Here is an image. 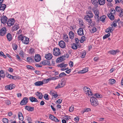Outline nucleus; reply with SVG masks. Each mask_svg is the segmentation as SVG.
<instances>
[{
    "label": "nucleus",
    "instance_id": "obj_24",
    "mask_svg": "<svg viewBox=\"0 0 123 123\" xmlns=\"http://www.w3.org/2000/svg\"><path fill=\"white\" fill-rule=\"evenodd\" d=\"M18 116L19 120L21 121H22L23 120V117L21 112H19Z\"/></svg>",
    "mask_w": 123,
    "mask_h": 123
},
{
    "label": "nucleus",
    "instance_id": "obj_3",
    "mask_svg": "<svg viewBox=\"0 0 123 123\" xmlns=\"http://www.w3.org/2000/svg\"><path fill=\"white\" fill-rule=\"evenodd\" d=\"M53 54L56 56H58L60 55L61 51L60 49L57 48H55L53 49Z\"/></svg>",
    "mask_w": 123,
    "mask_h": 123
},
{
    "label": "nucleus",
    "instance_id": "obj_9",
    "mask_svg": "<svg viewBox=\"0 0 123 123\" xmlns=\"http://www.w3.org/2000/svg\"><path fill=\"white\" fill-rule=\"evenodd\" d=\"M14 23V19L13 18L9 19L7 22V23L8 26H10L13 25Z\"/></svg>",
    "mask_w": 123,
    "mask_h": 123
},
{
    "label": "nucleus",
    "instance_id": "obj_59",
    "mask_svg": "<svg viewBox=\"0 0 123 123\" xmlns=\"http://www.w3.org/2000/svg\"><path fill=\"white\" fill-rule=\"evenodd\" d=\"M64 63H62V64H60L58 65L57 66L58 67H60L61 68H62L63 67Z\"/></svg>",
    "mask_w": 123,
    "mask_h": 123
},
{
    "label": "nucleus",
    "instance_id": "obj_34",
    "mask_svg": "<svg viewBox=\"0 0 123 123\" xmlns=\"http://www.w3.org/2000/svg\"><path fill=\"white\" fill-rule=\"evenodd\" d=\"M88 68H84L82 70L80 71V73L82 74L85 73L88 71Z\"/></svg>",
    "mask_w": 123,
    "mask_h": 123
},
{
    "label": "nucleus",
    "instance_id": "obj_47",
    "mask_svg": "<svg viewBox=\"0 0 123 123\" xmlns=\"http://www.w3.org/2000/svg\"><path fill=\"white\" fill-rule=\"evenodd\" d=\"M19 55L21 56L22 57H24V54L23 51L22 50L20 51L19 53Z\"/></svg>",
    "mask_w": 123,
    "mask_h": 123
},
{
    "label": "nucleus",
    "instance_id": "obj_21",
    "mask_svg": "<svg viewBox=\"0 0 123 123\" xmlns=\"http://www.w3.org/2000/svg\"><path fill=\"white\" fill-rule=\"evenodd\" d=\"M35 94L37 97H38L39 99H41L43 98V95L41 92H37Z\"/></svg>",
    "mask_w": 123,
    "mask_h": 123
},
{
    "label": "nucleus",
    "instance_id": "obj_57",
    "mask_svg": "<svg viewBox=\"0 0 123 123\" xmlns=\"http://www.w3.org/2000/svg\"><path fill=\"white\" fill-rule=\"evenodd\" d=\"M92 32H94L96 31L97 29L96 27H94L92 28Z\"/></svg>",
    "mask_w": 123,
    "mask_h": 123
},
{
    "label": "nucleus",
    "instance_id": "obj_7",
    "mask_svg": "<svg viewBox=\"0 0 123 123\" xmlns=\"http://www.w3.org/2000/svg\"><path fill=\"white\" fill-rule=\"evenodd\" d=\"M91 18L88 15L84 17V19L86 21L90 24H91L92 22Z\"/></svg>",
    "mask_w": 123,
    "mask_h": 123
},
{
    "label": "nucleus",
    "instance_id": "obj_40",
    "mask_svg": "<svg viewBox=\"0 0 123 123\" xmlns=\"http://www.w3.org/2000/svg\"><path fill=\"white\" fill-rule=\"evenodd\" d=\"M86 40V37L84 36H82L81 39L80 40V42L81 43H83L84 41Z\"/></svg>",
    "mask_w": 123,
    "mask_h": 123
},
{
    "label": "nucleus",
    "instance_id": "obj_26",
    "mask_svg": "<svg viewBox=\"0 0 123 123\" xmlns=\"http://www.w3.org/2000/svg\"><path fill=\"white\" fill-rule=\"evenodd\" d=\"M19 27L18 26V24L17 23H15L14 26L12 27V29L14 31L17 30Z\"/></svg>",
    "mask_w": 123,
    "mask_h": 123
},
{
    "label": "nucleus",
    "instance_id": "obj_6",
    "mask_svg": "<svg viewBox=\"0 0 123 123\" xmlns=\"http://www.w3.org/2000/svg\"><path fill=\"white\" fill-rule=\"evenodd\" d=\"M22 42L23 43L25 44H28L29 42V39L25 36H24L23 37L22 39Z\"/></svg>",
    "mask_w": 123,
    "mask_h": 123
},
{
    "label": "nucleus",
    "instance_id": "obj_55",
    "mask_svg": "<svg viewBox=\"0 0 123 123\" xmlns=\"http://www.w3.org/2000/svg\"><path fill=\"white\" fill-rule=\"evenodd\" d=\"M79 23L80 26H82L83 25V21L82 20H80Z\"/></svg>",
    "mask_w": 123,
    "mask_h": 123
},
{
    "label": "nucleus",
    "instance_id": "obj_64",
    "mask_svg": "<svg viewBox=\"0 0 123 123\" xmlns=\"http://www.w3.org/2000/svg\"><path fill=\"white\" fill-rule=\"evenodd\" d=\"M69 65L70 67H72L73 66V63L72 62H70L69 63Z\"/></svg>",
    "mask_w": 123,
    "mask_h": 123
},
{
    "label": "nucleus",
    "instance_id": "obj_22",
    "mask_svg": "<svg viewBox=\"0 0 123 123\" xmlns=\"http://www.w3.org/2000/svg\"><path fill=\"white\" fill-rule=\"evenodd\" d=\"M50 64V62L48 60H44L43 62L40 63V64H42L43 65H48Z\"/></svg>",
    "mask_w": 123,
    "mask_h": 123
},
{
    "label": "nucleus",
    "instance_id": "obj_30",
    "mask_svg": "<svg viewBox=\"0 0 123 123\" xmlns=\"http://www.w3.org/2000/svg\"><path fill=\"white\" fill-rule=\"evenodd\" d=\"M6 37L8 40L9 41H11L12 39V35L10 33H8L6 36Z\"/></svg>",
    "mask_w": 123,
    "mask_h": 123
},
{
    "label": "nucleus",
    "instance_id": "obj_12",
    "mask_svg": "<svg viewBox=\"0 0 123 123\" xmlns=\"http://www.w3.org/2000/svg\"><path fill=\"white\" fill-rule=\"evenodd\" d=\"M59 46L62 48H64L65 47V43L63 41H61L59 43Z\"/></svg>",
    "mask_w": 123,
    "mask_h": 123
},
{
    "label": "nucleus",
    "instance_id": "obj_38",
    "mask_svg": "<svg viewBox=\"0 0 123 123\" xmlns=\"http://www.w3.org/2000/svg\"><path fill=\"white\" fill-rule=\"evenodd\" d=\"M66 74L62 72L59 74V78H60L66 76Z\"/></svg>",
    "mask_w": 123,
    "mask_h": 123
},
{
    "label": "nucleus",
    "instance_id": "obj_50",
    "mask_svg": "<svg viewBox=\"0 0 123 123\" xmlns=\"http://www.w3.org/2000/svg\"><path fill=\"white\" fill-rule=\"evenodd\" d=\"M9 86L11 90L14 88L15 86V85L13 84H10Z\"/></svg>",
    "mask_w": 123,
    "mask_h": 123
},
{
    "label": "nucleus",
    "instance_id": "obj_37",
    "mask_svg": "<svg viewBox=\"0 0 123 123\" xmlns=\"http://www.w3.org/2000/svg\"><path fill=\"white\" fill-rule=\"evenodd\" d=\"M106 18V16H102L100 18V21H102L103 22H104Z\"/></svg>",
    "mask_w": 123,
    "mask_h": 123
},
{
    "label": "nucleus",
    "instance_id": "obj_41",
    "mask_svg": "<svg viewBox=\"0 0 123 123\" xmlns=\"http://www.w3.org/2000/svg\"><path fill=\"white\" fill-rule=\"evenodd\" d=\"M27 61L29 62H33V60L31 57H28L27 58Z\"/></svg>",
    "mask_w": 123,
    "mask_h": 123
},
{
    "label": "nucleus",
    "instance_id": "obj_18",
    "mask_svg": "<svg viewBox=\"0 0 123 123\" xmlns=\"http://www.w3.org/2000/svg\"><path fill=\"white\" fill-rule=\"evenodd\" d=\"M25 109L28 111H32L34 110V108L31 107L29 106H26L25 107Z\"/></svg>",
    "mask_w": 123,
    "mask_h": 123
},
{
    "label": "nucleus",
    "instance_id": "obj_25",
    "mask_svg": "<svg viewBox=\"0 0 123 123\" xmlns=\"http://www.w3.org/2000/svg\"><path fill=\"white\" fill-rule=\"evenodd\" d=\"M118 52V51L117 50H112L109 51L108 52V53L112 55H114L116 54Z\"/></svg>",
    "mask_w": 123,
    "mask_h": 123
},
{
    "label": "nucleus",
    "instance_id": "obj_39",
    "mask_svg": "<svg viewBox=\"0 0 123 123\" xmlns=\"http://www.w3.org/2000/svg\"><path fill=\"white\" fill-rule=\"evenodd\" d=\"M112 29V27H109L108 28L106 29L105 31L106 32H111V30Z\"/></svg>",
    "mask_w": 123,
    "mask_h": 123
},
{
    "label": "nucleus",
    "instance_id": "obj_31",
    "mask_svg": "<svg viewBox=\"0 0 123 123\" xmlns=\"http://www.w3.org/2000/svg\"><path fill=\"white\" fill-rule=\"evenodd\" d=\"M6 6V5L5 4H2L0 6V10L4 11Z\"/></svg>",
    "mask_w": 123,
    "mask_h": 123
},
{
    "label": "nucleus",
    "instance_id": "obj_11",
    "mask_svg": "<svg viewBox=\"0 0 123 123\" xmlns=\"http://www.w3.org/2000/svg\"><path fill=\"white\" fill-rule=\"evenodd\" d=\"M7 19V18L5 16H3L1 18V23L3 24H5L6 23Z\"/></svg>",
    "mask_w": 123,
    "mask_h": 123
},
{
    "label": "nucleus",
    "instance_id": "obj_20",
    "mask_svg": "<svg viewBox=\"0 0 123 123\" xmlns=\"http://www.w3.org/2000/svg\"><path fill=\"white\" fill-rule=\"evenodd\" d=\"M65 59L64 55H62L59 58H57L56 60V62H62Z\"/></svg>",
    "mask_w": 123,
    "mask_h": 123
},
{
    "label": "nucleus",
    "instance_id": "obj_14",
    "mask_svg": "<svg viewBox=\"0 0 123 123\" xmlns=\"http://www.w3.org/2000/svg\"><path fill=\"white\" fill-rule=\"evenodd\" d=\"M77 33L78 35L80 36H82L84 35L83 33V30L82 28H80L78 29Z\"/></svg>",
    "mask_w": 123,
    "mask_h": 123
},
{
    "label": "nucleus",
    "instance_id": "obj_36",
    "mask_svg": "<svg viewBox=\"0 0 123 123\" xmlns=\"http://www.w3.org/2000/svg\"><path fill=\"white\" fill-rule=\"evenodd\" d=\"M77 44H76L75 43H73V44H72L71 46L72 48L74 49H77Z\"/></svg>",
    "mask_w": 123,
    "mask_h": 123
},
{
    "label": "nucleus",
    "instance_id": "obj_53",
    "mask_svg": "<svg viewBox=\"0 0 123 123\" xmlns=\"http://www.w3.org/2000/svg\"><path fill=\"white\" fill-rule=\"evenodd\" d=\"M44 98L46 100H49L48 95L47 94H45L44 96Z\"/></svg>",
    "mask_w": 123,
    "mask_h": 123
},
{
    "label": "nucleus",
    "instance_id": "obj_10",
    "mask_svg": "<svg viewBox=\"0 0 123 123\" xmlns=\"http://www.w3.org/2000/svg\"><path fill=\"white\" fill-rule=\"evenodd\" d=\"M6 29L5 28H2L0 31V35L3 36L5 35L6 33Z\"/></svg>",
    "mask_w": 123,
    "mask_h": 123
},
{
    "label": "nucleus",
    "instance_id": "obj_5",
    "mask_svg": "<svg viewBox=\"0 0 123 123\" xmlns=\"http://www.w3.org/2000/svg\"><path fill=\"white\" fill-rule=\"evenodd\" d=\"M93 12L95 15V18H96L99 17V10L97 9L94 8L93 9Z\"/></svg>",
    "mask_w": 123,
    "mask_h": 123
},
{
    "label": "nucleus",
    "instance_id": "obj_28",
    "mask_svg": "<svg viewBox=\"0 0 123 123\" xmlns=\"http://www.w3.org/2000/svg\"><path fill=\"white\" fill-rule=\"evenodd\" d=\"M92 97H94L95 98H101L102 97V96L101 95L98 93L92 94Z\"/></svg>",
    "mask_w": 123,
    "mask_h": 123
},
{
    "label": "nucleus",
    "instance_id": "obj_44",
    "mask_svg": "<svg viewBox=\"0 0 123 123\" xmlns=\"http://www.w3.org/2000/svg\"><path fill=\"white\" fill-rule=\"evenodd\" d=\"M110 36V34L108 33L107 34H105L103 37L104 39H105L109 37Z\"/></svg>",
    "mask_w": 123,
    "mask_h": 123
},
{
    "label": "nucleus",
    "instance_id": "obj_16",
    "mask_svg": "<svg viewBox=\"0 0 123 123\" xmlns=\"http://www.w3.org/2000/svg\"><path fill=\"white\" fill-rule=\"evenodd\" d=\"M34 59L37 62H39L41 60V57L39 55H36L35 56Z\"/></svg>",
    "mask_w": 123,
    "mask_h": 123
},
{
    "label": "nucleus",
    "instance_id": "obj_2",
    "mask_svg": "<svg viewBox=\"0 0 123 123\" xmlns=\"http://www.w3.org/2000/svg\"><path fill=\"white\" fill-rule=\"evenodd\" d=\"M83 90L85 92H86V94L88 95H92V93L90 91V89L87 86H84L83 88Z\"/></svg>",
    "mask_w": 123,
    "mask_h": 123
},
{
    "label": "nucleus",
    "instance_id": "obj_13",
    "mask_svg": "<svg viewBox=\"0 0 123 123\" xmlns=\"http://www.w3.org/2000/svg\"><path fill=\"white\" fill-rule=\"evenodd\" d=\"M91 2L92 5L95 7H97L98 5V3L97 0H91Z\"/></svg>",
    "mask_w": 123,
    "mask_h": 123
},
{
    "label": "nucleus",
    "instance_id": "obj_1",
    "mask_svg": "<svg viewBox=\"0 0 123 123\" xmlns=\"http://www.w3.org/2000/svg\"><path fill=\"white\" fill-rule=\"evenodd\" d=\"M90 101L91 104L93 106H95L98 104V102L97 99L94 97L91 98Z\"/></svg>",
    "mask_w": 123,
    "mask_h": 123
},
{
    "label": "nucleus",
    "instance_id": "obj_42",
    "mask_svg": "<svg viewBox=\"0 0 123 123\" xmlns=\"http://www.w3.org/2000/svg\"><path fill=\"white\" fill-rule=\"evenodd\" d=\"M26 67H27L28 69H30L31 70H34L35 69L34 68L31 66L28 65H27L26 66Z\"/></svg>",
    "mask_w": 123,
    "mask_h": 123
},
{
    "label": "nucleus",
    "instance_id": "obj_51",
    "mask_svg": "<svg viewBox=\"0 0 123 123\" xmlns=\"http://www.w3.org/2000/svg\"><path fill=\"white\" fill-rule=\"evenodd\" d=\"M34 49L31 48L29 50V53L32 54L34 52Z\"/></svg>",
    "mask_w": 123,
    "mask_h": 123
},
{
    "label": "nucleus",
    "instance_id": "obj_58",
    "mask_svg": "<svg viewBox=\"0 0 123 123\" xmlns=\"http://www.w3.org/2000/svg\"><path fill=\"white\" fill-rule=\"evenodd\" d=\"M91 111V109L89 108H87L84 110V112H87Z\"/></svg>",
    "mask_w": 123,
    "mask_h": 123
},
{
    "label": "nucleus",
    "instance_id": "obj_43",
    "mask_svg": "<svg viewBox=\"0 0 123 123\" xmlns=\"http://www.w3.org/2000/svg\"><path fill=\"white\" fill-rule=\"evenodd\" d=\"M118 22L117 20H115L113 22V23L112 24L111 26L112 27L113 26L114 27H115L117 26L116 22Z\"/></svg>",
    "mask_w": 123,
    "mask_h": 123
},
{
    "label": "nucleus",
    "instance_id": "obj_52",
    "mask_svg": "<svg viewBox=\"0 0 123 123\" xmlns=\"http://www.w3.org/2000/svg\"><path fill=\"white\" fill-rule=\"evenodd\" d=\"M22 36V35H20L18 37V41H20L21 40L22 41V39L23 38V37Z\"/></svg>",
    "mask_w": 123,
    "mask_h": 123
},
{
    "label": "nucleus",
    "instance_id": "obj_61",
    "mask_svg": "<svg viewBox=\"0 0 123 123\" xmlns=\"http://www.w3.org/2000/svg\"><path fill=\"white\" fill-rule=\"evenodd\" d=\"M5 88L7 90H11L10 88V86L9 85L6 86H5Z\"/></svg>",
    "mask_w": 123,
    "mask_h": 123
},
{
    "label": "nucleus",
    "instance_id": "obj_45",
    "mask_svg": "<svg viewBox=\"0 0 123 123\" xmlns=\"http://www.w3.org/2000/svg\"><path fill=\"white\" fill-rule=\"evenodd\" d=\"M0 77L3 78L4 77L5 75L4 74V72L3 70H1L0 71Z\"/></svg>",
    "mask_w": 123,
    "mask_h": 123
},
{
    "label": "nucleus",
    "instance_id": "obj_23",
    "mask_svg": "<svg viewBox=\"0 0 123 123\" xmlns=\"http://www.w3.org/2000/svg\"><path fill=\"white\" fill-rule=\"evenodd\" d=\"M86 14L87 15H88V16L91 17L92 18L93 16V14L92 12L90 11H87L86 12Z\"/></svg>",
    "mask_w": 123,
    "mask_h": 123
},
{
    "label": "nucleus",
    "instance_id": "obj_56",
    "mask_svg": "<svg viewBox=\"0 0 123 123\" xmlns=\"http://www.w3.org/2000/svg\"><path fill=\"white\" fill-rule=\"evenodd\" d=\"M55 117L54 116H53V115H50L49 117L50 119L54 120V119Z\"/></svg>",
    "mask_w": 123,
    "mask_h": 123
},
{
    "label": "nucleus",
    "instance_id": "obj_60",
    "mask_svg": "<svg viewBox=\"0 0 123 123\" xmlns=\"http://www.w3.org/2000/svg\"><path fill=\"white\" fill-rule=\"evenodd\" d=\"M62 87H61V86L60 84L59 83V84H58V85L55 87V89H58L59 88H61Z\"/></svg>",
    "mask_w": 123,
    "mask_h": 123
},
{
    "label": "nucleus",
    "instance_id": "obj_33",
    "mask_svg": "<svg viewBox=\"0 0 123 123\" xmlns=\"http://www.w3.org/2000/svg\"><path fill=\"white\" fill-rule=\"evenodd\" d=\"M98 2L100 5H103L105 4V0H98Z\"/></svg>",
    "mask_w": 123,
    "mask_h": 123
},
{
    "label": "nucleus",
    "instance_id": "obj_54",
    "mask_svg": "<svg viewBox=\"0 0 123 123\" xmlns=\"http://www.w3.org/2000/svg\"><path fill=\"white\" fill-rule=\"evenodd\" d=\"M115 10L113 8H112L111 9V14H115Z\"/></svg>",
    "mask_w": 123,
    "mask_h": 123
},
{
    "label": "nucleus",
    "instance_id": "obj_62",
    "mask_svg": "<svg viewBox=\"0 0 123 123\" xmlns=\"http://www.w3.org/2000/svg\"><path fill=\"white\" fill-rule=\"evenodd\" d=\"M57 78H56L55 77H51L49 78V79L50 80H55Z\"/></svg>",
    "mask_w": 123,
    "mask_h": 123
},
{
    "label": "nucleus",
    "instance_id": "obj_27",
    "mask_svg": "<svg viewBox=\"0 0 123 123\" xmlns=\"http://www.w3.org/2000/svg\"><path fill=\"white\" fill-rule=\"evenodd\" d=\"M63 37L64 40L66 42H68V35L66 34H64Z\"/></svg>",
    "mask_w": 123,
    "mask_h": 123
},
{
    "label": "nucleus",
    "instance_id": "obj_4",
    "mask_svg": "<svg viewBox=\"0 0 123 123\" xmlns=\"http://www.w3.org/2000/svg\"><path fill=\"white\" fill-rule=\"evenodd\" d=\"M115 9L117 12H120L119 16L120 17V18H122V16L123 15L122 8L120 7L117 6L116 7Z\"/></svg>",
    "mask_w": 123,
    "mask_h": 123
},
{
    "label": "nucleus",
    "instance_id": "obj_19",
    "mask_svg": "<svg viewBox=\"0 0 123 123\" xmlns=\"http://www.w3.org/2000/svg\"><path fill=\"white\" fill-rule=\"evenodd\" d=\"M45 58L47 59L48 60H50L52 59V55L50 53H49L47 55H46Z\"/></svg>",
    "mask_w": 123,
    "mask_h": 123
},
{
    "label": "nucleus",
    "instance_id": "obj_32",
    "mask_svg": "<svg viewBox=\"0 0 123 123\" xmlns=\"http://www.w3.org/2000/svg\"><path fill=\"white\" fill-rule=\"evenodd\" d=\"M69 36L70 39H73L74 37V34L73 32L72 31H70L69 33Z\"/></svg>",
    "mask_w": 123,
    "mask_h": 123
},
{
    "label": "nucleus",
    "instance_id": "obj_46",
    "mask_svg": "<svg viewBox=\"0 0 123 123\" xmlns=\"http://www.w3.org/2000/svg\"><path fill=\"white\" fill-rule=\"evenodd\" d=\"M8 119L6 118H4L2 119V121L4 123H8Z\"/></svg>",
    "mask_w": 123,
    "mask_h": 123
},
{
    "label": "nucleus",
    "instance_id": "obj_15",
    "mask_svg": "<svg viewBox=\"0 0 123 123\" xmlns=\"http://www.w3.org/2000/svg\"><path fill=\"white\" fill-rule=\"evenodd\" d=\"M30 100L32 102H39L37 99L35 97H30L29 98Z\"/></svg>",
    "mask_w": 123,
    "mask_h": 123
},
{
    "label": "nucleus",
    "instance_id": "obj_17",
    "mask_svg": "<svg viewBox=\"0 0 123 123\" xmlns=\"http://www.w3.org/2000/svg\"><path fill=\"white\" fill-rule=\"evenodd\" d=\"M44 83L42 81H38L35 82L34 84L35 86H40L42 85Z\"/></svg>",
    "mask_w": 123,
    "mask_h": 123
},
{
    "label": "nucleus",
    "instance_id": "obj_48",
    "mask_svg": "<svg viewBox=\"0 0 123 123\" xmlns=\"http://www.w3.org/2000/svg\"><path fill=\"white\" fill-rule=\"evenodd\" d=\"M51 94L55 98H57L58 96L57 94H55L53 92H51Z\"/></svg>",
    "mask_w": 123,
    "mask_h": 123
},
{
    "label": "nucleus",
    "instance_id": "obj_35",
    "mask_svg": "<svg viewBox=\"0 0 123 123\" xmlns=\"http://www.w3.org/2000/svg\"><path fill=\"white\" fill-rule=\"evenodd\" d=\"M109 83L111 84L114 83L116 82V80L113 79H110L109 80Z\"/></svg>",
    "mask_w": 123,
    "mask_h": 123
},
{
    "label": "nucleus",
    "instance_id": "obj_49",
    "mask_svg": "<svg viewBox=\"0 0 123 123\" xmlns=\"http://www.w3.org/2000/svg\"><path fill=\"white\" fill-rule=\"evenodd\" d=\"M74 107L73 106H71L70 108L69 111L70 112H72L74 110Z\"/></svg>",
    "mask_w": 123,
    "mask_h": 123
},
{
    "label": "nucleus",
    "instance_id": "obj_29",
    "mask_svg": "<svg viewBox=\"0 0 123 123\" xmlns=\"http://www.w3.org/2000/svg\"><path fill=\"white\" fill-rule=\"evenodd\" d=\"M108 16L109 18L111 20H113L114 19L115 17L113 14L110 13L108 14Z\"/></svg>",
    "mask_w": 123,
    "mask_h": 123
},
{
    "label": "nucleus",
    "instance_id": "obj_8",
    "mask_svg": "<svg viewBox=\"0 0 123 123\" xmlns=\"http://www.w3.org/2000/svg\"><path fill=\"white\" fill-rule=\"evenodd\" d=\"M28 98L27 97L24 98L21 101L20 104L21 105H25L28 103Z\"/></svg>",
    "mask_w": 123,
    "mask_h": 123
},
{
    "label": "nucleus",
    "instance_id": "obj_63",
    "mask_svg": "<svg viewBox=\"0 0 123 123\" xmlns=\"http://www.w3.org/2000/svg\"><path fill=\"white\" fill-rule=\"evenodd\" d=\"M17 47V46L16 44H15L13 46V49L14 50H16Z\"/></svg>",
    "mask_w": 123,
    "mask_h": 123
}]
</instances>
